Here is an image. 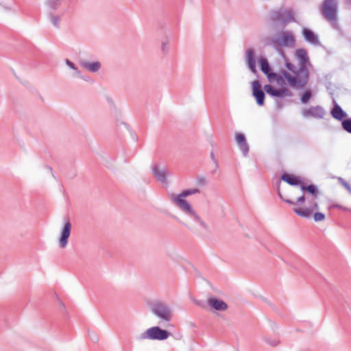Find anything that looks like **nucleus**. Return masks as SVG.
I'll return each mask as SVG.
<instances>
[{"mask_svg": "<svg viewBox=\"0 0 351 351\" xmlns=\"http://www.w3.org/2000/svg\"><path fill=\"white\" fill-rule=\"evenodd\" d=\"M278 74L273 71V67H260L261 71L267 76L269 82H276L279 85L287 84L293 88L304 87L309 80L308 67H286Z\"/></svg>", "mask_w": 351, "mask_h": 351, "instance_id": "nucleus-1", "label": "nucleus"}, {"mask_svg": "<svg viewBox=\"0 0 351 351\" xmlns=\"http://www.w3.org/2000/svg\"><path fill=\"white\" fill-rule=\"evenodd\" d=\"M80 65L81 66H101V62H99L98 61L92 62H86V61H83V62H80Z\"/></svg>", "mask_w": 351, "mask_h": 351, "instance_id": "nucleus-33", "label": "nucleus"}, {"mask_svg": "<svg viewBox=\"0 0 351 351\" xmlns=\"http://www.w3.org/2000/svg\"><path fill=\"white\" fill-rule=\"evenodd\" d=\"M285 66H293L291 63H286Z\"/></svg>", "mask_w": 351, "mask_h": 351, "instance_id": "nucleus-45", "label": "nucleus"}, {"mask_svg": "<svg viewBox=\"0 0 351 351\" xmlns=\"http://www.w3.org/2000/svg\"><path fill=\"white\" fill-rule=\"evenodd\" d=\"M151 311L162 320L169 322L171 319V313L169 306L161 302H155L150 306Z\"/></svg>", "mask_w": 351, "mask_h": 351, "instance_id": "nucleus-6", "label": "nucleus"}, {"mask_svg": "<svg viewBox=\"0 0 351 351\" xmlns=\"http://www.w3.org/2000/svg\"><path fill=\"white\" fill-rule=\"evenodd\" d=\"M249 68L253 73L256 74L257 73L256 67H249Z\"/></svg>", "mask_w": 351, "mask_h": 351, "instance_id": "nucleus-41", "label": "nucleus"}, {"mask_svg": "<svg viewBox=\"0 0 351 351\" xmlns=\"http://www.w3.org/2000/svg\"><path fill=\"white\" fill-rule=\"evenodd\" d=\"M245 62L247 66H256L254 51L251 48L246 50Z\"/></svg>", "mask_w": 351, "mask_h": 351, "instance_id": "nucleus-24", "label": "nucleus"}, {"mask_svg": "<svg viewBox=\"0 0 351 351\" xmlns=\"http://www.w3.org/2000/svg\"><path fill=\"white\" fill-rule=\"evenodd\" d=\"M170 49L169 47V40L166 38L165 40L162 42L161 44V50L163 53H167Z\"/></svg>", "mask_w": 351, "mask_h": 351, "instance_id": "nucleus-29", "label": "nucleus"}, {"mask_svg": "<svg viewBox=\"0 0 351 351\" xmlns=\"http://www.w3.org/2000/svg\"><path fill=\"white\" fill-rule=\"evenodd\" d=\"M280 181H278L277 182V192H278V195L279 196V197L283 200L285 202L289 204H291V205H301L304 202H305V196L304 195H301L300 197H299L296 202H293L289 199H285L282 195V193L280 192Z\"/></svg>", "mask_w": 351, "mask_h": 351, "instance_id": "nucleus-19", "label": "nucleus"}, {"mask_svg": "<svg viewBox=\"0 0 351 351\" xmlns=\"http://www.w3.org/2000/svg\"><path fill=\"white\" fill-rule=\"evenodd\" d=\"M330 114L334 119L341 121L348 116L347 113L337 104L331 110Z\"/></svg>", "mask_w": 351, "mask_h": 351, "instance_id": "nucleus-18", "label": "nucleus"}, {"mask_svg": "<svg viewBox=\"0 0 351 351\" xmlns=\"http://www.w3.org/2000/svg\"><path fill=\"white\" fill-rule=\"evenodd\" d=\"M302 35L306 41L310 43L317 44L319 43V40L317 37L315 35V34L311 30L307 28H303Z\"/></svg>", "mask_w": 351, "mask_h": 351, "instance_id": "nucleus-21", "label": "nucleus"}, {"mask_svg": "<svg viewBox=\"0 0 351 351\" xmlns=\"http://www.w3.org/2000/svg\"><path fill=\"white\" fill-rule=\"evenodd\" d=\"M12 71L16 78L19 80L21 83H25L27 82L26 77L28 74L27 67H14L12 69Z\"/></svg>", "mask_w": 351, "mask_h": 351, "instance_id": "nucleus-16", "label": "nucleus"}, {"mask_svg": "<svg viewBox=\"0 0 351 351\" xmlns=\"http://www.w3.org/2000/svg\"><path fill=\"white\" fill-rule=\"evenodd\" d=\"M300 189L302 192H307L312 195L314 197H317L319 195V190L316 185L310 184L308 185L300 184Z\"/></svg>", "mask_w": 351, "mask_h": 351, "instance_id": "nucleus-22", "label": "nucleus"}, {"mask_svg": "<svg viewBox=\"0 0 351 351\" xmlns=\"http://www.w3.org/2000/svg\"><path fill=\"white\" fill-rule=\"evenodd\" d=\"M313 219L315 221H322L325 219V215L322 213L317 212L313 215Z\"/></svg>", "mask_w": 351, "mask_h": 351, "instance_id": "nucleus-31", "label": "nucleus"}, {"mask_svg": "<svg viewBox=\"0 0 351 351\" xmlns=\"http://www.w3.org/2000/svg\"><path fill=\"white\" fill-rule=\"evenodd\" d=\"M65 62L67 66H75L69 59H66Z\"/></svg>", "mask_w": 351, "mask_h": 351, "instance_id": "nucleus-40", "label": "nucleus"}, {"mask_svg": "<svg viewBox=\"0 0 351 351\" xmlns=\"http://www.w3.org/2000/svg\"><path fill=\"white\" fill-rule=\"evenodd\" d=\"M279 45L283 46H291L294 44V38L289 32H282L281 35V40L278 42Z\"/></svg>", "mask_w": 351, "mask_h": 351, "instance_id": "nucleus-20", "label": "nucleus"}, {"mask_svg": "<svg viewBox=\"0 0 351 351\" xmlns=\"http://www.w3.org/2000/svg\"><path fill=\"white\" fill-rule=\"evenodd\" d=\"M45 3L49 9L56 10L60 5V0H47Z\"/></svg>", "mask_w": 351, "mask_h": 351, "instance_id": "nucleus-28", "label": "nucleus"}, {"mask_svg": "<svg viewBox=\"0 0 351 351\" xmlns=\"http://www.w3.org/2000/svg\"><path fill=\"white\" fill-rule=\"evenodd\" d=\"M252 95L256 101V104L261 106L264 105L265 94L262 89V86L258 80H254L252 82Z\"/></svg>", "mask_w": 351, "mask_h": 351, "instance_id": "nucleus-9", "label": "nucleus"}, {"mask_svg": "<svg viewBox=\"0 0 351 351\" xmlns=\"http://www.w3.org/2000/svg\"><path fill=\"white\" fill-rule=\"evenodd\" d=\"M340 209H342L344 211H348L349 210V208H346V207H344L343 206L341 205V207H339Z\"/></svg>", "mask_w": 351, "mask_h": 351, "instance_id": "nucleus-42", "label": "nucleus"}, {"mask_svg": "<svg viewBox=\"0 0 351 351\" xmlns=\"http://www.w3.org/2000/svg\"><path fill=\"white\" fill-rule=\"evenodd\" d=\"M92 339L94 341H97L98 340V337H97V335H94V337H92Z\"/></svg>", "mask_w": 351, "mask_h": 351, "instance_id": "nucleus-43", "label": "nucleus"}, {"mask_svg": "<svg viewBox=\"0 0 351 351\" xmlns=\"http://www.w3.org/2000/svg\"><path fill=\"white\" fill-rule=\"evenodd\" d=\"M346 2H347L348 3H351V0H346Z\"/></svg>", "mask_w": 351, "mask_h": 351, "instance_id": "nucleus-47", "label": "nucleus"}, {"mask_svg": "<svg viewBox=\"0 0 351 351\" xmlns=\"http://www.w3.org/2000/svg\"><path fill=\"white\" fill-rule=\"evenodd\" d=\"M47 169L50 171V172H52L53 171V169L49 167V166H47Z\"/></svg>", "mask_w": 351, "mask_h": 351, "instance_id": "nucleus-44", "label": "nucleus"}, {"mask_svg": "<svg viewBox=\"0 0 351 351\" xmlns=\"http://www.w3.org/2000/svg\"><path fill=\"white\" fill-rule=\"evenodd\" d=\"M60 303H61L62 306H64V304L62 302H60Z\"/></svg>", "mask_w": 351, "mask_h": 351, "instance_id": "nucleus-48", "label": "nucleus"}, {"mask_svg": "<svg viewBox=\"0 0 351 351\" xmlns=\"http://www.w3.org/2000/svg\"><path fill=\"white\" fill-rule=\"evenodd\" d=\"M309 208L312 209V212L314 210H317L319 208L318 204L317 202H313Z\"/></svg>", "mask_w": 351, "mask_h": 351, "instance_id": "nucleus-37", "label": "nucleus"}, {"mask_svg": "<svg viewBox=\"0 0 351 351\" xmlns=\"http://www.w3.org/2000/svg\"><path fill=\"white\" fill-rule=\"evenodd\" d=\"M259 66H269L267 58L262 57L258 60Z\"/></svg>", "mask_w": 351, "mask_h": 351, "instance_id": "nucleus-34", "label": "nucleus"}, {"mask_svg": "<svg viewBox=\"0 0 351 351\" xmlns=\"http://www.w3.org/2000/svg\"><path fill=\"white\" fill-rule=\"evenodd\" d=\"M170 335L171 333L168 330L162 329L159 326H153L143 332L138 339L162 341L167 339Z\"/></svg>", "mask_w": 351, "mask_h": 351, "instance_id": "nucleus-4", "label": "nucleus"}, {"mask_svg": "<svg viewBox=\"0 0 351 351\" xmlns=\"http://www.w3.org/2000/svg\"><path fill=\"white\" fill-rule=\"evenodd\" d=\"M271 19L273 21H280L282 25L295 22L293 12L289 9H280L271 13Z\"/></svg>", "mask_w": 351, "mask_h": 351, "instance_id": "nucleus-7", "label": "nucleus"}, {"mask_svg": "<svg viewBox=\"0 0 351 351\" xmlns=\"http://www.w3.org/2000/svg\"><path fill=\"white\" fill-rule=\"evenodd\" d=\"M342 128L351 134V118H347L341 121Z\"/></svg>", "mask_w": 351, "mask_h": 351, "instance_id": "nucleus-27", "label": "nucleus"}, {"mask_svg": "<svg viewBox=\"0 0 351 351\" xmlns=\"http://www.w3.org/2000/svg\"><path fill=\"white\" fill-rule=\"evenodd\" d=\"M313 94L310 89L306 90L300 96V101L302 104H306L313 97Z\"/></svg>", "mask_w": 351, "mask_h": 351, "instance_id": "nucleus-25", "label": "nucleus"}, {"mask_svg": "<svg viewBox=\"0 0 351 351\" xmlns=\"http://www.w3.org/2000/svg\"><path fill=\"white\" fill-rule=\"evenodd\" d=\"M293 211L298 216L308 219L312 214V209L308 208H293Z\"/></svg>", "mask_w": 351, "mask_h": 351, "instance_id": "nucleus-23", "label": "nucleus"}, {"mask_svg": "<svg viewBox=\"0 0 351 351\" xmlns=\"http://www.w3.org/2000/svg\"><path fill=\"white\" fill-rule=\"evenodd\" d=\"M197 183L199 185H204L206 183V180L204 177H199V178H197Z\"/></svg>", "mask_w": 351, "mask_h": 351, "instance_id": "nucleus-36", "label": "nucleus"}, {"mask_svg": "<svg viewBox=\"0 0 351 351\" xmlns=\"http://www.w3.org/2000/svg\"><path fill=\"white\" fill-rule=\"evenodd\" d=\"M265 340L268 344L274 347L277 346L280 343V341L278 339H271V338L269 337H265Z\"/></svg>", "mask_w": 351, "mask_h": 351, "instance_id": "nucleus-32", "label": "nucleus"}, {"mask_svg": "<svg viewBox=\"0 0 351 351\" xmlns=\"http://www.w3.org/2000/svg\"><path fill=\"white\" fill-rule=\"evenodd\" d=\"M337 179H338L339 183L340 184H341L343 187H345L347 189V191L351 194L350 185L341 177H339Z\"/></svg>", "mask_w": 351, "mask_h": 351, "instance_id": "nucleus-30", "label": "nucleus"}, {"mask_svg": "<svg viewBox=\"0 0 351 351\" xmlns=\"http://www.w3.org/2000/svg\"><path fill=\"white\" fill-rule=\"evenodd\" d=\"M235 140L243 156H247L249 152V145L243 134L237 132L235 134Z\"/></svg>", "mask_w": 351, "mask_h": 351, "instance_id": "nucleus-13", "label": "nucleus"}, {"mask_svg": "<svg viewBox=\"0 0 351 351\" xmlns=\"http://www.w3.org/2000/svg\"><path fill=\"white\" fill-rule=\"evenodd\" d=\"M49 19L51 23L55 27L59 28L60 27L61 17L60 16L50 14Z\"/></svg>", "mask_w": 351, "mask_h": 351, "instance_id": "nucleus-26", "label": "nucleus"}, {"mask_svg": "<svg viewBox=\"0 0 351 351\" xmlns=\"http://www.w3.org/2000/svg\"><path fill=\"white\" fill-rule=\"evenodd\" d=\"M208 304L217 311H226L228 308V304L225 302L215 298H209Z\"/></svg>", "mask_w": 351, "mask_h": 351, "instance_id": "nucleus-17", "label": "nucleus"}, {"mask_svg": "<svg viewBox=\"0 0 351 351\" xmlns=\"http://www.w3.org/2000/svg\"><path fill=\"white\" fill-rule=\"evenodd\" d=\"M281 180L291 186H299L300 187V184H302V181L300 177L287 172H284L282 174Z\"/></svg>", "mask_w": 351, "mask_h": 351, "instance_id": "nucleus-14", "label": "nucleus"}, {"mask_svg": "<svg viewBox=\"0 0 351 351\" xmlns=\"http://www.w3.org/2000/svg\"><path fill=\"white\" fill-rule=\"evenodd\" d=\"M195 303L202 308L206 307V302L204 300H195Z\"/></svg>", "mask_w": 351, "mask_h": 351, "instance_id": "nucleus-35", "label": "nucleus"}, {"mask_svg": "<svg viewBox=\"0 0 351 351\" xmlns=\"http://www.w3.org/2000/svg\"><path fill=\"white\" fill-rule=\"evenodd\" d=\"M264 90L268 95L278 98H282L285 96H293V93L285 86H282L281 88H276L272 85L266 84L264 86Z\"/></svg>", "mask_w": 351, "mask_h": 351, "instance_id": "nucleus-8", "label": "nucleus"}, {"mask_svg": "<svg viewBox=\"0 0 351 351\" xmlns=\"http://www.w3.org/2000/svg\"><path fill=\"white\" fill-rule=\"evenodd\" d=\"M71 223L68 219L60 232V237L59 239V245L60 247L64 248L68 243V240L71 234Z\"/></svg>", "mask_w": 351, "mask_h": 351, "instance_id": "nucleus-12", "label": "nucleus"}, {"mask_svg": "<svg viewBox=\"0 0 351 351\" xmlns=\"http://www.w3.org/2000/svg\"><path fill=\"white\" fill-rule=\"evenodd\" d=\"M99 68L100 67H70L68 75L71 77L82 79L88 82L91 80V77H90L88 74L97 73Z\"/></svg>", "mask_w": 351, "mask_h": 351, "instance_id": "nucleus-5", "label": "nucleus"}, {"mask_svg": "<svg viewBox=\"0 0 351 351\" xmlns=\"http://www.w3.org/2000/svg\"><path fill=\"white\" fill-rule=\"evenodd\" d=\"M152 173L156 178V180L162 184H167V176L169 174V172L166 167H160L158 164H154L152 167Z\"/></svg>", "mask_w": 351, "mask_h": 351, "instance_id": "nucleus-11", "label": "nucleus"}, {"mask_svg": "<svg viewBox=\"0 0 351 351\" xmlns=\"http://www.w3.org/2000/svg\"><path fill=\"white\" fill-rule=\"evenodd\" d=\"M339 207H341V205H340V204H332V205L330 206V208H339Z\"/></svg>", "mask_w": 351, "mask_h": 351, "instance_id": "nucleus-39", "label": "nucleus"}, {"mask_svg": "<svg viewBox=\"0 0 351 351\" xmlns=\"http://www.w3.org/2000/svg\"><path fill=\"white\" fill-rule=\"evenodd\" d=\"M51 174H52V176L55 178H56V176H55V173H53V171L52 172H51Z\"/></svg>", "mask_w": 351, "mask_h": 351, "instance_id": "nucleus-46", "label": "nucleus"}, {"mask_svg": "<svg viewBox=\"0 0 351 351\" xmlns=\"http://www.w3.org/2000/svg\"><path fill=\"white\" fill-rule=\"evenodd\" d=\"M200 190L199 189H186L182 191L181 193L176 195L173 193L169 194V198L171 202L177 206L182 212L192 217L196 222H197L202 228L205 230L208 229V224L204 222L200 217L196 213L193 208L192 206L185 199L184 197L191 195L199 193Z\"/></svg>", "mask_w": 351, "mask_h": 351, "instance_id": "nucleus-2", "label": "nucleus"}, {"mask_svg": "<svg viewBox=\"0 0 351 351\" xmlns=\"http://www.w3.org/2000/svg\"><path fill=\"white\" fill-rule=\"evenodd\" d=\"M210 158L213 160V161L214 162V163L215 164L216 167H218V163H217V160L215 158V155H214L213 152L210 153Z\"/></svg>", "mask_w": 351, "mask_h": 351, "instance_id": "nucleus-38", "label": "nucleus"}, {"mask_svg": "<svg viewBox=\"0 0 351 351\" xmlns=\"http://www.w3.org/2000/svg\"><path fill=\"white\" fill-rule=\"evenodd\" d=\"M303 117L308 118L322 119L325 114V110L321 106H311L308 108H304L302 112Z\"/></svg>", "mask_w": 351, "mask_h": 351, "instance_id": "nucleus-10", "label": "nucleus"}, {"mask_svg": "<svg viewBox=\"0 0 351 351\" xmlns=\"http://www.w3.org/2000/svg\"><path fill=\"white\" fill-rule=\"evenodd\" d=\"M295 56L298 62L299 66H306V64H309V58L305 49H297L295 52Z\"/></svg>", "mask_w": 351, "mask_h": 351, "instance_id": "nucleus-15", "label": "nucleus"}, {"mask_svg": "<svg viewBox=\"0 0 351 351\" xmlns=\"http://www.w3.org/2000/svg\"><path fill=\"white\" fill-rule=\"evenodd\" d=\"M321 11L323 16L329 22L336 24L337 20V0H324Z\"/></svg>", "mask_w": 351, "mask_h": 351, "instance_id": "nucleus-3", "label": "nucleus"}]
</instances>
